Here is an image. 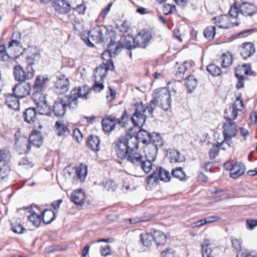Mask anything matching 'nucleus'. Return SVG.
<instances>
[{"instance_id": "f257e3e1", "label": "nucleus", "mask_w": 257, "mask_h": 257, "mask_svg": "<svg viewBox=\"0 0 257 257\" xmlns=\"http://www.w3.org/2000/svg\"><path fill=\"white\" fill-rule=\"evenodd\" d=\"M159 105V102L155 96L147 106L142 103H136L135 111L132 117L133 123L138 126H143L147 117H153V112Z\"/></svg>"}, {"instance_id": "f03ea898", "label": "nucleus", "mask_w": 257, "mask_h": 257, "mask_svg": "<svg viewBox=\"0 0 257 257\" xmlns=\"http://www.w3.org/2000/svg\"><path fill=\"white\" fill-rule=\"evenodd\" d=\"M122 49V45L119 41L116 42L111 39L110 43L107 45V51L101 54V58L103 60L102 66L100 65L99 68H104L105 71L113 70L114 67L111 57L119 54Z\"/></svg>"}, {"instance_id": "7ed1b4c3", "label": "nucleus", "mask_w": 257, "mask_h": 257, "mask_svg": "<svg viewBox=\"0 0 257 257\" xmlns=\"http://www.w3.org/2000/svg\"><path fill=\"white\" fill-rule=\"evenodd\" d=\"M113 145L117 156L121 159H126L130 151L138 147L137 140L128 135L120 137Z\"/></svg>"}, {"instance_id": "20e7f679", "label": "nucleus", "mask_w": 257, "mask_h": 257, "mask_svg": "<svg viewBox=\"0 0 257 257\" xmlns=\"http://www.w3.org/2000/svg\"><path fill=\"white\" fill-rule=\"evenodd\" d=\"M127 119L128 116L125 110L122 112L121 116L118 118L112 115L106 116L101 121L102 129L104 132L109 133L114 129L116 124L119 125L121 127H125Z\"/></svg>"}, {"instance_id": "39448f33", "label": "nucleus", "mask_w": 257, "mask_h": 257, "mask_svg": "<svg viewBox=\"0 0 257 257\" xmlns=\"http://www.w3.org/2000/svg\"><path fill=\"white\" fill-rule=\"evenodd\" d=\"M87 166L81 164L79 167L68 166L65 168V175L71 179L73 184H77L84 182L87 173Z\"/></svg>"}, {"instance_id": "423d86ee", "label": "nucleus", "mask_w": 257, "mask_h": 257, "mask_svg": "<svg viewBox=\"0 0 257 257\" xmlns=\"http://www.w3.org/2000/svg\"><path fill=\"white\" fill-rule=\"evenodd\" d=\"M20 49L23 50L20 42L17 40H13L10 42L7 50L4 45H1L0 60L6 61L10 58L17 57L19 56L18 53L20 54L23 53V51L20 52Z\"/></svg>"}, {"instance_id": "0eeeda50", "label": "nucleus", "mask_w": 257, "mask_h": 257, "mask_svg": "<svg viewBox=\"0 0 257 257\" xmlns=\"http://www.w3.org/2000/svg\"><path fill=\"white\" fill-rule=\"evenodd\" d=\"M91 88L89 86L84 85L82 87L74 88L70 92L69 95V105L71 107H76L78 104V98L87 99L88 97L89 92Z\"/></svg>"}, {"instance_id": "6e6552de", "label": "nucleus", "mask_w": 257, "mask_h": 257, "mask_svg": "<svg viewBox=\"0 0 257 257\" xmlns=\"http://www.w3.org/2000/svg\"><path fill=\"white\" fill-rule=\"evenodd\" d=\"M154 95L162 109L168 111L171 108V94L167 88H162L156 89Z\"/></svg>"}, {"instance_id": "1a4fd4ad", "label": "nucleus", "mask_w": 257, "mask_h": 257, "mask_svg": "<svg viewBox=\"0 0 257 257\" xmlns=\"http://www.w3.org/2000/svg\"><path fill=\"white\" fill-rule=\"evenodd\" d=\"M139 144L138 147L132 149L130 151L126 160L135 167H141L143 171L148 173L147 169H145L146 164L144 161V157L142 153L138 151Z\"/></svg>"}, {"instance_id": "9d476101", "label": "nucleus", "mask_w": 257, "mask_h": 257, "mask_svg": "<svg viewBox=\"0 0 257 257\" xmlns=\"http://www.w3.org/2000/svg\"><path fill=\"white\" fill-rule=\"evenodd\" d=\"M35 71L32 67H27V72L20 65H15L13 68V74L16 81L23 83L34 77Z\"/></svg>"}, {"instance_id": "9b49d317", "label": "nucleus", "mask_w": 257, "mask_h": 257, "mask_svg": "<svg viewBox=\"0 0 257 257\" xmlns=\"http://www.w3.org/2000/svg\"><path fill=\"white\" fill-rule=\"evenodd\" d=\"M15 149L20 154L27 153L31 150V145L28 139L23 136L21 132L18 131L15 134Z\"/></svg>"}, {"instance_id": "f8f14e48", "label": "nucleus", "mask_w": 257, "mask_h": 257, "mask_svg": "<svg viewBox=\"0 0 257 257\" xmlns=\"http://www.w3.org/2000/svg\"><path fill=\"white\" fill-rule=\"evenodd\" d=\"M69 96H66L63 98H58L54 103L52 111L54 115L56 116H63L66 110V107H68L70 109L75 108V107H71L68 103L69 102Z\"/></svg>"}, {"instance_id": "ddd939ff", "label": "nucleus", "mask_w": 257, "mask_h": 257, "mask_svg": "<svg viewBox=\"0 0 257 257\" xmlns=\"http://www.w3.org/2000/svg\"><path fill=\"white\" fill-rule=\"evenodd\" d=\"M158 150L154 146H147L144 150L145 157L144 161L146 164L145 169H147L148 173L150 172L152 169V163L156 159Z\"/></svg>"}, {"instance_id": "4468645a", "label": "nucleus", "mask_w": 257, "mask_h": 257, "mask_svg": "<svg viewBox=\"0 0 257 257\" xmlns=\"http://www.w3.org/2000/svg\"><path fill=\"white\" fill-rule=\"evenodd\" d=\"M223 128L224 141L230 146L231 139L234 137L237 133L236 125L233 121H226L223 123Z\"/></svg>"}, {"instance_id": "2eb2a0df", "label": "nucleus", "mask_w": 257, "mask_h": 257, "mask_svg": "<svg viewBox=\"0 0 257 257\" xmlns=\"http://www.w3.org/2000/svg\"><path fill=\"white\" fill-rule=\"evenodd\" d=\"M57 77V79L55 84V91L60 94L66 92L69 89V79L64 75H60Z\"/></svg>"}, {"instance_id": "dca6fc26", "label": "nucleus", "mask_w": 257, "mask_h": 257, "mask_svg": "<svg viewBox=\"0 0 257 257\" xmlns=\"http://www.w3.org/2000/svg\"><path fill=\"white\" fill-rule=\"evenodd\" d=\"M18 83L13 88L14 95L18 98H22L30 94L31 86L30 84Z\"/></svg>"}, {"instance_id": "f3484780", "label": "nucleus", "mask_w": 257, "mask_h": 257, "mask_svg": "<svg viewBox=\"0 0 257 257\" xmlns=\"http://www.w3.org/2000/svg\"><path fill=\"white\" fill-rule=\"evenodd\" d=\"M52 5L54 10L61 14H67L72 9L70 4L67 0H54Z\"/></svg>"}, {"instance_id": "a211bd4d", "label": "nucleus", "mask_w": 257, "mask_h": 257, "mask_svg": "<svg viewBox=\"0 0 257 257\" xmlns=\"http://www.w3.org/2000/svg\"><path fill=\"white\" fill-rule=\"evenodd\" d=\"M151 38L152 36L149 33L140 32L135 38H134V47L135 48L137 47H139L143 48H145L151 40Z\"/></svg>"}, {"instance_id": "6ab92c4d", "label": "nucleus", "mask_w": 257, "mask_h": 257, "mask_svg": "<svg viewBox=\"0 0 257 257\" xmlns=\"http://www.w3.org/2000/svg\"><path fill=\"white\" fill-rule=\"evenodd\" d=\"M48 81V78L47 77H43L41 75L38 76L35 81V83L33 85V89H34V94L33 97L36 100V99L35 97L37 94H40V95H42V93H40L43 89L45 87Z\"/></svg>"}, {"instance_id": "aec40b11", "label": "nucleus", "mask_w": 257, "mask_h": 257, "mask_svg": "<svg viewBox=\"0 0 257 257\" xmlns=\"http://www.w3.org/2000/svg\"><path fill=\"white\" fill-rule=\"evenodd\" d=\"M240 13L245 17H252L257 13V7L248 2L240 4Z\"/></svg>"}, {"instance_id": "412c9836", "label": "nucleus", "mask_w": 257, "mask_h": 257, "mask_svg": "<svg viewBox=\"0 0 257 257\" xmlns=\"http://www.w3.org/2000/svg\"><path fill=\"white\" fill-rule=\"evenodd\" d=\"M255 52L254 45L250 42L244 43L240 48V55L244 59L251 57Z\"/></svg>"}, {"instance_id": "4be33fe9", "label": "nucleus", "mask_w": 257, "mask_h": 257, "mask_svg": "<svg viewBox=\"0 0 257 257\" xmlns=\"http://www.w3.org/2000/svg\"><path fill=\"white\" fill-rule=\"evenodd\" d=\"M112 32L109 31L105 27L97 26L98 42L105 43L111 38Z\"/></svg>"}, {"instance_id": "5701e85b", "label": "nucleus", "mask_w": 257, "mask_h": 257, "mask_svg": "<svg viewBox=\"0 0 257 257\" xmlns=\"http://www.w3.org/2000/svg\"><path fill=\"white\" fill-rule=\"evenodd\" d=\"M245 75L244 65L238 66L235 69V75L238 79V82L236 85L237 89H239L244 86L243 80L246 79V77L244 76Z\"/></svg>"}, {"instance_id": "b1692460", "label": "nucleus", "mask_w": 257, "mask_h": 257, "mask_svg": "<svg viewBox=\"0 0 257 257\" xmlns=\"http://www.w3.org/2000/svg\"><path fill=\"white\" fill-rule=\"evenodd\" d=\"M245 171V167L242 163H235L230 170V176L232 178L236 179L242 175Z\"/></svg>"}, {"instance_id": "393cba45", "label": "nucleus", "mask_w": 257, "mask_h": 257, "mask_svg": "<svg viewBox=\"0 0 257 257\" xmlns=\"http://www.w3.org/2000/svg\"><path fill=\"white\" fill-rule=\"evenodd\" d=\"M36 110L38 114L41 115H46L50 116L52 114V111L46 103L44 97L42 96V100L36 102Z\"/></svg>"}, {"instance_id": "a878e982", "label": "nucleus", "mask_w": 257, "mask_h": 257, "mask_svg": "<svg viewBox=\"0 0 257 257\" xmlns=\"http://www.w3.org/2000/svg\"><path fill=\"white\" fill-rule=\"evenodd\" d=\"M37 114L38 113L35 108H27L23 114L24 120L29 123H33L36 120Z\"/></svg>"}, {"instance_id": "bb28decb", "label": "nucleus", "mask_w": 257, "mask_h": 257, "mask_svg": "<svg viewBox=\"0 0 257 257\" xmlns=\"http://www.w3.org/2000/svg\"><path fill=\"white\" fill-rule=\"evenodd\" d=\"M168 158L171 163H181L185 161L184 155L175 149L170 150L168 154Z\"/></svg>"}, {"instance_id": "cd10ccee", "label": "nucleus", "mask_w": 257, "mask_h": 257, "mask_svg": "<svg viewBox=\"0 0 257 257\" xmlns=\"http://www.w3.org/2000/svg\"><path fill=\"white\" fill-rule=\"evenodd\" d=\"M28 140L31 147L33 146L39 148L43 144V138L41 133L38 131L32 133Z\"/></svg>"}, {"instance_id": "c85d7f7f", "label": "nucleus", "mask_w": 257, "mask_h": 257, "mask_svg": "<svg viewBox=\"0 0 257 257\" xmlns=\"http://www.w3.org/2000/svg\"><path fill=\"white\" fill-rule=\"evenodd\" d=\"M213 20L217 26L220 28L228 29L230 28L229 19L226 15H221L215 17Z\"/></svg>"}, {"instance_id": "c756f323", "label": "nucleus", "mask_w": 257, "mask_h": 257, "mask_svg": "<svg viewBox=\"0 0 257 257\" xmlns=\"http://www.w3.org/2000/svg\"><path fill=\"white\" fill-rule=\"evenodd\" d=\"M138 142H142L143 144H150L151 142L152 135L144 130H140L137 133L136 137H133Z\"/></svg>"}, {"instance_id": "7c9ffc66", "label": "nucleus", "mask_w": 257, "mask_h": 257, "mask_svg": "<svg viewBox=\"0 0 257 257\" xmlns=\"http://www.w3.org/2000/svg\"><path fill=\"white\" fill-rule=\"evenodd\" d=\"M122 48H125L128 50H131L134 47V37L130 35L125 36H121L120 40H119Z\"/></svg>"}, {"instance_id": "2f4dec72", "label": "nucleus", "mask_w": 257, "mask_h": 257, "mask_svg": "<svg viewBox=\"0 0 257 257\" xmlns=\"http://www.w3.org/2000/svg\"><path fill=\"white\" fill-rule=\"evenodd\" d=\"M201 246L202 257H211L212 248L210 240L205 238L201 242Z\"/></svg>"}, {"instance_id": "473e14b6", "label": "nucleus", "mask_w": 257, "mask_h": 257, "mask_svg": "<svg viewBox=\"0 0 257 257\" xmlns=\"http://www.w3.org/2000/svg\"><path fill=\"white\" fill-rule=\"evenodd\" d=\"M153 240L157 246L164 245L167 241V236L160 230H155L153 232Z\"/></svg>"}, {"instance_id": "72a5a7b5", "label": "nucleus", "mask_w": 257, "mask_h": 257, "mask_svg": "<svg viewBox=\"0 0 257 257\" xmlns=\"http://www.w3.org/2000/svg\"><path fill=\"white\" fill-rule=\"evenodd\" d=\"M84 194L80 190L74 191L71 195V200L77 205H82L84 203Z\"/></svg>"}, {"instance_id": "f704fd0d", "label": "nucleus", "mask_w": 257, "mask_h": 257, "mask_svg": "<svg viewBox=\"0 0 257 257\" xmlns=\"http://www.w3.org/2000/svg\"><path fill=\"white\" fill-rule=\"evenodd\" d=\"M243 108V103L242 99L239 97H237L232 105L228 108V111L231 112L234 111L233 117H237L238 111L241 110Z\"/></svg>"}, {"instance_id": "c9c22d12", "label": "nucleus", "mask_w": 257, "mask_h": 257, "mask_svg": "<svg viewBox=\"0 0 257 257\" xmlns=\"http://www.w3.org/2000/svg\"><path fill=\"white\" fill-rule=\"evenodd\" d=\"M163 140L159 134L154 133L152 134L151 142L149 145L154 146L158 150L163 146Z\"/></svg>"}, {"instance_id": "e433bc0d", "label": "nucleus", "mask_w": 257, "mask_h": 257, "mask_svg": "<svg viewBox=\"0 0 257 257\" xmlns=\"http://www.w3.org/2000/svg\"><path fill=\"white\" fill-rule=\"evenodd\" d=\"M57 134L59 136H67L70 134V131L67 126L61 121H57L55 123Z\"/></svg>"}, {"instance_id": "4c0bfd02", "label": "nucleus", "mask_w": 257, "mask_h": 257, "mask_svg": "<svg viewBox=\"0 0 257 257\" xmlns=\"http://www.w3.org/2000/svg\"><path fill=\"white\" fill-rule=\"evenodd\" d=\"M159 180L167 182L170 180L169 172L162 167H157L154 171Z\"/></svg>"}, {"instance_id": "58836bf2", "label": "nucleus", "mask_w": 257, "mask_h": 257, "mask_svg": "<svg viewBox=\"0 0 257 257\" xmlns=\"http://www.w3.org/2000/svg\"><path fill=\"white\" fill-rule=\"evenodd\" d=\"M42 219L44 223L48 224L52 222L55 218L54 212L50 210L45 209L42 212Z\"/></svg>"}, {"instance_id": "ea45409f", "label": "nucleus", "mask_w": 257, "mask_h": 257, "mask_svg": "<svg viewBox=\"0 0 257 257\" xmlns=\"http://www.w3.org/2000/svg\"><path fill=\"white\" fill-rule=\"evenodd\" d=\"M197 85V80L194 75H190L186 79L185 86L189 93H191Z\"/></svg>"}, {"instance_id": "a19ab883", "label": "nucleus", "mask_w": 257, "mask_h": 257, "mask_svg": "<svg viewBox=\"0 0 257 257\" xmlns=\"http://www.w3.org/2000/svg\"><path fill=\"white\" fill-rule=\"evenodd\" d=\"M18 98L15 95L13 96L12 94H10L6 98V104L11 108L16 109L19 104Z\"/></svg>"}, {"instance_id": "79ce46f5", "label": "nucleus", "mask_w": 257, "mask_h": 257, "mask_svg": "<svg viewBox=\"0 0 257 257\" xmlns=\"http://www.w3.org/2000/svg\"><path fill=\"white\" fill-rule=\"evenodd\" d=\"M140 240L145 246H150L153 240V234L144 233L140 234Z\"/></svg>"}, {"instance_id": "37998d69", "label": "nucleus", "mask_w": 257, "mask_h": 257, "mask_svg": "<svg viewBox=\"0 0 257 257\" xmlns=\"http://www.w3.org/2000/svg\"><path fill=\"white\" fill-rule=\"evenodd\" d=\"M40 58V54L39 52H36L32 55L28 56L26 58L28 67H32V65L37 64Z\"/></svg>"}, {"instance_id": "c03bdc74", "label": "nucleus", "mask_w": 257, "mask_h": 257, "mask_svg": "<svg viewBox=\"0 0 257 257\" xmlns=\"http://www.w3.org/2000/svg\"><path fill=\"white\" fill-rule=\"evenodd\" d=\"M221 61V66L223 68L229 66L232 63V56L229 53H223L220 58Z\"/></svg>"}, {"instance_id": "a18cd8bd", "label": "nucleus", "mask_w": 257, "mask_h": 257, "mask_svg": "<svg viewBox=\"0 0 257 257\" xmlns=\"http://www.w3.org/2000/svg\"><path fill=\"white\" fill-rule=\"evenodd\" d=\"M108 191H115L117 188V185L112 180L103 181L100 184Z\"/></svg>"}, {"instance_id": "49530a36", "label": "nucleus", "mask_w": 257, "mask_h": 257, "mask_svg": "<svg viewBox=\"0 0 257 257\" xmlns=\"http://www.w3.org/2000/svg\"><path fill=\"white\" fill-rule=\"evenodd\" d=\"M28 219L30 222H32L34 226L38 227L41 223L42 216L35 212H33L30 215L28 216Z\"/></svg>"}, {"instance_id": "de8ad7c7", "label": "nucleus", "mask_w": 257, "mask_h": 257, "mask_svg": "<svg viewBox=\"0 0 257 257\" xmlns=\"http://www.w3.org/2000/svg\"><path fill=\"white\" fill-rule=\"evenodd\" d=\"M206 70L210 74L215 76H219L222 73L220 68L214 64L208 65Z\"/></svg>"}, {"instance_id": "09e8293b", "label": "nucleus", "mask_w": 257, "mask_h": 257, "mask_svg": "<svg viewBox=\"0 0 257 257\" xmlns=\"http://www.w3.org/2000/svg\"><path fill=\"white\" fill-rule=\"evenodd\" d=\"M96 137L91 135H89L86 140L87 147L92 151L96 152V143L95 142Z\"/></svg>"}, {"instance_id": "8fccbe9b", "label": "nucleus", "mask_w": 257, "mask_h": 257, "mask_svg": "<svg viewBox=\"0 0 257 257\" xmlns=\"http://www.w3.org/2000/svg\"><path fill=\"white\" fill-rule=\"evenodd\" d=\"M172 175L173 177L180 180H184L186 177V175L181 167L176 168L174 169L172 171Z\"/></svg>"}, {"instance_id": "3c124183", "label": "nucleus", "mask_w": 257, "mask_h": 257, "mask_svg": "<svg viewBox=\"0 0 257 257\" xmlns=\"http://www.w3.org/2000/svg\"><path fill=\"white\" fill-rule=\"evenodd\" d=\"M216 28L215 26H210L204 30V36L208 40H211L214 38L215 34Z\"/></svg>"}, {"instance_id": "603ef678", "label": "nucleus", "mask_w": 257, "mask_h": 257, "mask_svg": "<svg viewBox=\"0 0 257 257\" xmlns=\"http://www.w3.org/2000/svg\"><path fill=\"white\" fill-rule=\"evenodd\" d=\"M229 16L231 17L236 18L240 13V4L235 2L234 5L230 7L228 12Z\"/></svg>"}, {"instance_id": "864d4df0", "label": "nucleus", "mask_w": 257, "mask_h": 257, "mask_svg": "<svg viewBox=\"0 0 257 257\" xmlns=\"http://www.w3.org/2000/svg\"><path fill=\"white\" fill-rule=\"evenodd\" d=\"M11 169L9 165H4L0 168V178L5 180L9 175Z\"/></svg>"}, {"instance_id": "5fc2aeb1", "label": "nucleus", "mask_w": 257, "mask_h": 257, "mask_svg": "<svg viewBox=\"0 0 257 257\" xmlns=\"http://www.w3.org/2000/svg\"><path fill=\"white\" fill-rule=\"evenodd\" d=\"M159 179L156 175L155 172L147 177V183L149 186L152 187L157 184L158 180Z\"/></svg>"}, {"instance_id": "6e6d98bb", "label": "nucleus", "mask_w": 257, "mask_h": 257, "mask_svg": "<svg viewBox=\"0 0 257 257\" xmlns=\"http://www.w3.org/2000/svg\"><path fill=\"white\" fill-rule=\"evenodd\" d=\"M231 241L232 247L236 250L237 252L241 249V242L240 239L235 238L234 237H231Z\"/></svg>"}, {"instance_id": "4d7b16f0", "label": "nucleus", "mask_w": 257, "mask_h": 257, "mask_svg": "<svg viewBox=\"0 0 257 257\" xmlns=\"http://www.w3.org/2000/svg\"><path fill=\"white\" fill-rule=\"evenodd\" d=\"M245 225L247 229L252 230L257 226V219H248L246 220Z\"/></svg>"}, {"instance_id": "13d9d810", "label": "nucleus", "mask_w": 257, "mask_h": 257, "mask_svg": "<svg viewBox=\"0 0 257 257\" xmlns=\"http://www.w3.org/2000/svg\"><path fill=\"white\" fill-rule=\"evenodd\" d=\"M20 166H22L26 168H32L33 166L32 162L29 159L23 158L19 163Z\"/></svg>"}, {"instance_id": "bf43d9fd", "label": "nucleus", "mask_w": 257, "mask_h": 257, "mask_svg": "<svg viewBox=\"0 0 257 257\" xmlns=\"http://www.w3.org/2000/svg\"><path fill=\"white\" fill-rule=\"evenodd\" d=\"M219 146L213 145L209 151L210 157L211 159H214L219 154Z\"/></svg>"}, {"instance_id": "052dcab7", "label": "nucleus", "mask_w": 257, "mask_h": 257, "mask_svg": "<svg viewBox=\"0 0 257 257\" xmlns=\"http://www.w3.org/2000/svg\"><path fill=\"white\" fill-rule=\"evenodd\" d=\"M73 138L78 143L82 140L83 135L78 128H75L73 130Z\"/></svg>"}, {"instance_id": "680f3d73", "label": "nucleus", "mask_w": 257, "mask_h": 257, "mask_svg": "<svg viewBox=\"0 0 257 257\" xmlns=\"http://www.w3.org/2000/svg\"><path fill=\"white\" fill-rule=\"evenodd\" d=\"M73 27L74 29L78 31H82L84 29L83 23L78 19L74 20Z\"/></svg>"}, {"instance_id": "e2e57ef3", "label": "nucleus", "mask_w": 257, "mask_h": 257, "mask_svg": "<svg viewBox=\"0 0 257 257\" xmlns=\"http://www.w3.org/2000/svg\"><path fill=\"white\" fill-rule=\"evenodd\" d=\"M112 3L108 4V5L101 11L99 16V18H102L103 20L104 19L107 14L110 11V8L112 7Z\"/></svg>"}, {"instance_id": "0e129e2a", "label": "nucleus", "mask_w": 257, "mask_h": 257, "mask_svg": "<svg viewBox=\"0 0 257 257\" xmlns=\"http://www.w3.org/2000/svg\"><path fill=\"white\" fill-rule=\"evenodd\" d=\"M12 230L17 233H22L25 229L20 224H12Z\"/></svg>"}, {"instance_id": "69168bd1", "label": "nucleus", "mask_w": 257, "mask_h": 257, "mask_svg": "<svg viewBox=\"0 0 257 257\" xmlns=\"http://www.w3.org/2000/svg\"><path fill=\"white\" fill-rule=\"evenodd\" d=\"M175 251L172 248H167L161 252L160 257H175Z\"/></svg>"}, {"instance_id": "338daca9", "label": "nucleus", "mask_w": 257, "mask_h": 257, "mask_svg": "<svg viewBox=\"0 0 257 257\" xmlns=\"http://www.w3.org/2000/svg\"><path fill=\"white\" fill-rule=\"evenodd\" d=\"M100 253L102 256H106L111 253V248L108 244H105L103 247H101L100 250Z\"/></svg>"}, {"instance_id": "774afa93", "label": "nucleus", "mask_w": 257, "mask_h": 257, "mask_svg": "<svg viewBox=\"0 0 257 257\" xmlns=\"http://www.w3.org/2000/svg\"><path fill=\"white\" fill-rule=\"evenodd\" d=\"M119 31L121 32L126 33L129 30L130 27L127 22H124L119 27H117Z\"/></svg>"}]
</instances>
